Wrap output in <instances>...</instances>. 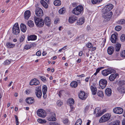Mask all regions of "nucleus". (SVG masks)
Segmentation results:
<instances>
[{"label": "nucleus", "instance_id": "obj_1", "mask_svg": "<svg viewBox=\"0 0 125 125\" xmlns=\"http://www.w3.org/2000/svg\"><path fill=\"white\" fill-rule=\"evenodd\" d=\"M83 8L82 6H79L73 9L72 12L75 15H78L83 12Z\"/></svg>", "mask_w": 125, "mask_h": 125}, {"label": "nucleus", "instance_id": "obj_2", "mask_svg": "<svg viewBox=\"0 0 125 125\" xmlns=\"http://www.w3.org/2000/svg\"><path fill=\"white\" fill-rule=\"evenodd\" d=\"M35 22L36 25L40 28L43 27L44 24V22L42 19L39 18L34 17Z\"/></svg>", "mask_w": 125, "mask_h": 125}, {"label": "nucleus", "instance_id": "obj_3", "mask_svg": "<svg viewBox=\"0 0 125 125\" xmlns=\"http://www.w3.org/2000/svg\"><path fill=\"white\" fill-rule=\"evenodd\" d=\"M102 16L103 17L105 21H109V19L113 15V13L111 11L109 12H102Z\"/></svg>", "mask_w": 125, "mask_h": 125}, {"label": "nucleus", "instance_id": "obj_4", "mask_svg": "<svg viewBox=\"0 0 125 125\" xmlns=\"http://www.w3.org/2000/svg\"><path fill=\"white\" fill-rule=\"evenodd\" d=\"M20 31L18 24L16 23L12 27V32L13 34L17 35L20 33Z\"/></svg>", "mask_w": 125, "mask_h": 125}, {"label": "nucleus", "instance_id": "obj_5", "mask_svg": "<svg viewBox=\"0 0 125 125\" xmlns=\"http://www.w3.org/2000/svg\"><path fill=\"white\" fill-rule=\"evenodd\" d=\"M111 115L109 114H106L103 116L100 119L99 122H104L108 121L110 118Z\"/></svg>", "mask_w": 125, "mask_h": 125}, {"label": "nucleus", "instance_id": "obj_6", "mask_svg": "<svg viewBox=\"0 0 125 125\" xmlns=\"http://www.w3.org/2000/svg\"><path fill=\"white\" fill-rule=\"evenodd\" d=\"M113 5L111 4H108L106 5L102 10V12H108L113 8Z\"/></svg>", "mask_w": 125, "mask_h": 125}, {"label": "nucleus", "instance_id": "obj_7", "mask_svg": "<svg viewBox=\"0 0 125 125\" xmlns=\"http://www.w3.org/2000/svg\"><path fill=\"white\" fill-rule=\"evenodd\" d=\"M38 115L41 117L44 118L46 115V113L44 110L42 109H39L37 111Z\"/></svg>", "mask_w": 125, "mask_h": 125}, {"label": "nucleus", "instance_id": "obj_8", "mask_svg": "<svg viewBox=\"0 0 125 125\" xmlns=\"http://www.w3.org/2000/svg\"><path fill=\"white\" fill-rule=\"evenodd\" d=\"M35 93L37 97L38 98H40L42 95L41 88L39 87H36L35 90Z\"/></svg>", "mask_w": 125, "mask_h": 125}, {"label": "nucleus", "instance_id": "obj_9", "mask_svg": "<svg viewBox=\"0 0 125 125\" xmlns=\"http://www.w3.org/2000/svg\"><path fill=\"white\" fill-rule=\"evenodd\" d=\"M107 81L105 79H102L99 81V85L101 88L103 89L106 85Z\"/></svg>", "mask_w": 125, "mask_h": 125}, {"label": "nucleus", "instance_id": "obj_10", "mask_svg": "<svg viewBox=\"0 0 125 125\" xmlns=\"http://www.w3.org/2000/svg\"><path fill=\"white\" fill-rule=\"evenodd\" d=\"M36 15L40 17H41L43 15V12L42 10L39 8H37L35 10Z\"/></svg>", "mask_w": 125, "mask_h": 125}, {"label": "nucleus", "instance_id": "obj_11", "mask_svg": "<svg viewBox=\"0 0 125 125\" xmlns=\"http://www.w3.org/2000/svg\"><path fill=\"white\" fill-rule=\"evenodd\" d=\"M48 120L50 121H55L56 119L55 118V114L54 113H51L50 115L47 117Z\"/></svg>", "mask_w": 125, "mask_h": 125}, {"label": "nucleus", "instance_id": "obj_12", "mask_svg": "<svg viewBox=\"0 0 125 125\" xmlns=\"http://www.w3.org/2000/svg\"><path fill=\"white\" fill-rule=\"evenodd\" d=\"M123 109L120 107H115L113 109L114 112L115 114H121L123 112Z\"/></svg>", "mask_w": 125, "mask_h": 125}, {"label": "nucleus", "instance_id": "obj_13", "mask_svg": "<svg viewBox=\"0 0 125 125\" xmlns=\"http://www.w3.org/2000/svg\"><path fill=\"white\" fill-rule=\"evenodd\" d=\"M118 34L115 33L112 35L111 37V41L113 43L116 42L117 40V35Z\"/></svg>", "mask_w": 125, "mask_h": 125}, {"label": "nucleus", "instance_id": "obj_14", "mask_svg": "<svg viewBox=\"0 0 125 125\" xmlns=\"http://www.w3.org/2000/svg\"><path fill=\"white\" fill-rule=\"evenodd\" d=\"M79 96L80 99L82 100L85 99L87 97V96L86 94L83 91H81L79 95Z\"/></svg>", "mask_w": 125, "mask_h": 125}, {"label": "nucleus", "instance_id": "obj_15", "mask_svg": "<svg viewBox=\"0 0 125 125\" xmlns=\"http://www.w3.org/2000/svg\"><path fill=\"white\" fill-rule=\"evenodd\" d=\"M39 81L36 79L34 78L30 82V85H37L39 84Z\"/></svg>", "mask_w": 125, "mask_h": 125}, {"label": "nucleus", "instance_id": "obj_16", "mask_svg": "<svg viewBox=\"0 0 125 125\" xmlns=\"http://www.w3.org/2000/svg\"><path fill=\"white\" fill-rule=\"evenodd\" d=\"M44 21L45 24L48 27H50L51 23L50 18L48 17H46Z\"/></svg>", "mask_w": 125, "mask_h": 125}, {"label": "nucleus", "instance_id": "obj_17", "mask_svg": "<svg viewBox=\"0 0 125 125\" xmlns=\"http://www.w3.org/2000/svg\"><path fill=\"white\" fill-rule=\"evenodd\" d=\"M77 19V18L74 15H71L69 17V22L70 23H74Z\"/></svg>", "mask_w": 125, "mask_h": 125}, {"label": "nucleus", "instance_id": "obj_18", "mask_svg": "<svg viewBox=\"0 0 125 125\" xmlns=\"http://www.w3.org/2000/svg\"><path fill=\"white\" fill-rule=\"evenodd\" d=\"M31 15V11L29 10H27L24 13V16L25 19L28 20Z\"/></svg>", "mask_w": 125, "mask_h": 125}, {"label": "nucleus", "instance_id": "obj_19", "mask_svg": "<svg viewBox=\"0 0 125 125\" xmlns=\"http://www.w3.org/2000/svg\"><path fill=\"white\" fill-rule=\"evenodd\" d=\"M26 102L28 104H31L34 102V98L32 97L27 98L26 100Z\"/></svg>", "mask_w": 125, "mask_h": 125}, {"label": "nucleus", "instance_id": "obj_20", "mask_svg": "<svg viewBox=\"0 0 125 125\" xmlns=\"http://www.w3.org/2000/svg\"><path fill=\"white\" fill-rule=\"evenodd\" d=\"M84 17H81L77 21L76 24L78 25H82L84 23Z\"/></svg>", "mask_w": 125, "mask_h": 125}, {"label": "nucleus", "instance_id": "obj_21", "mask_svg": "<svg viewBox=\"0 0 125 125\" xmlns=\"http://www.w3.org/2000/svg\"><path fill=\"white\" fill-rule=\"evenodd\" d=\"M37 36L35 35H32L28 36V40L34 41L36 40L37 39Z\"/></svg>", "mask_w": 125, "mask_h": 125}, {"label": "nucleus", "instance_id": "obj_22", "mask_svg": "<svg viewBox=\"0 0 125 125\" xmlns=\"http://www.w3.org/2000/svg\"><path fill=\"white\" fill-rule=\"evenodd\" d=\"M117 75V74H112L109 77V79L110 81H113L114 80Z\"/></svg>", "mask_w": 125, "mask_h": 125}, {"label": "nucleus", "instance_id": "obj_23", "mask_svg": "<svg viewBox=\"0 0 125 125\" xmlns=\"http://www.w3.org/2000/svg\"><path fill=\"white\" fill-rule=\"evenodd\" d=\"M105 94L108 96H110L112 93L111 89L109 88H107L105 90Z\"/></svg>", "mask_w": 125, "mask_h": 125}, {"label": "nucleus", "instance_id": "obj_24", "mask_svg": "<svg viewBox=\"0 0 125 125\" xmlns=\"http://www.w3.org/2000/svg\"><path fill=\"white\" fill-rule=\"evenodd\" d=\"M114 48L112 46L109 47L107 49V52L109 55H111L114 52Z\"/></svg>", "mask_w": 125, "mask_h": 125}, {"label": "nucleus", "instance_id": "obj_25", "mask_svg": "<svg viewBox=\"0 0 125 125\" xmlns=\"http://www.w3.org/2000/svg\"><path fill=\"white\" fill-rule=\"evenodd\" d=\"M20 27L21 31L23 32H25L27 30V27L26 25L23 23H21Z\"/></svg>", "mask_w": 125, "mask_h": 125}, {"label": "nucleus", "instance_id": "obj_26", "mask_svg": "<svg viewBox=\"0 0 125 125\" xmlns=\"http://www.w3.org/2000/svg\"><path fill=\"white\" fill-rule=\"evenodd\" d=\"M117 91L120 93L123 94L125 93V88L123 87H118L117 88Z\"/></svg>", "mask_w": 125, "mask_h": 125}, {"label": "nucleus", "instance_id": "obj_27", "mask_svg": "<svg viewBox=\"0 0 125 125\" xmlns=\"http://www.w3.org/2000/svg\"><path fill=\"white\" fill-rule=\"evenodd\" d=\"M90 88L92 94L94 95L96 94L97 91V89L96 87L92 86V87H90Z\"/></svg>", "mask_w": 125, "mask_h": 125}, {"label": "nucleus", "instance_id": "obj_28", "mask_svg": "<svg viewBox=\"0 0 125 125\" xmlns=\"http://www.w3.org/2000/svg\"><path fill=\"white\" fill-rule=\"evenodd\" d=\"M120 121L119 120H116L115 122H112L109 123L108 125H119Z\"/></svg>", "mask_w": 125, "mask_h": 125}, {"label": "nucleus", "instance_id": "obj_29", "mask_svg": "<svg viewBox=\"0 0 125 125\" xmlns=\"http://www.w3.org/2000/svg\"><path fill=\"white\" fill-rule=\"evenodd\" d=\"M6 45L8 48H13L15 46V44H13L10 42H7L6 44Z\"/></svg>", "mask_w": 125, "mask_h": 125}, {"label": "nucleus", "instance_id": "obj_30", "mask_svg": "<svg viewBox=\"0 0 125 125\" xmlns=\"http://www.w3.org/2000/svg\"><path fill=\"white\" fill-rule=\"evenodd\" d=\"M54 4L56 6H59L61 5V2L60 0H56L54 2Z\"/></svg>", "mask_w": 125, "mask_h": 125}, {"label": "nucleus", "instance_id": "obj_31", "mask_svg": "<svg viewBox=\"0 0 125 125\" xmlns=\"http://www.w3.org/2000/svg\"><path fill=\"white\" fill-rule=\"evenodd\" d=\"M71 86L73 88H75L78 85L77 82L75 81L72 82L70 84Z\"/></svg>", "mask_w": 125, "mask_h": 125}, {"label": "nucleus", "instance_id": "obj_32", "mask_svg": "<svg viewBox=\"0 0 125 125\" xmlns=\"http://www.w3.org/2000/svg\"><path fill=\"white\" fill-rule=\"evenodd\" d=\"M41 3L45 8H48V5L44 0H41Z\"/></svg>", "mask_w": 125, "mask_h": 125}, {"label": "nucleus", "instance_id": "obj_33", "mask_svg": "<svg viewBox=\"0 0 125 125\" xmlns=\"http://www.w3.org/2000/svg\"><path fill=\"white\" fill-rule=\"evenodd\" d=\"M27 24L28 26L30 28L33 27L34 24L33 21L31 20H30L28 21Z\"/></svg>", "mask_w": 125, "mask_h": 125}, {"label": "nucleus", "instance_id": "obj_34", "mask_svg": "<svg viewBox=\"0 0 125 125\" xmlns=\"http://www.w3.org/2000/svg\"><path fill=\"white\" fill-rule=\"evenodd\" d=\"M102 74L104 76H106L109 74L106 69L103 70L102 71Z\"/></svg>", "mask_w": 125, "mask_h": 125}, {"label": "nucleus", "instance_id": "obj_35", "mask_svg": "<svg viewBox=\"0 0 125 125\" xmlns=\"http://www.w3.org/2000/svg\"><path fill=\"white\" fill-rule=\"evenodd\" d=\"M121 45L120 44H117L115 47V50L116 51L118 52L120 50Z\"/></svg>", "mask_w": 125, "mask_h": 125}, {"label": "nucleus", "instance_id": "obj_36", "mask_svg": "<svg viewBox=\"0 0 125 125\" xmlns=\"http://www.w3.org/2000/svg\"><path fill=\"white\" fill-rule=\"evenodd\" d=\"M118 84L119 87H123V86L125 84V81H120L119 82Z\"/></svg>", "mask_w": 125, "mask_h": 125}, {"label": "nucleus", "instance_id": "obj_37", "mask_svg": "<svg viewBox=\"0 0 125 125\" xmlns=\"http://www.w3.org/2000/svg\"><path fill=\"white\" fill-rule=\"evenodd\" d=\"M106 69L109 74H111L112 73H114L115 71L114 69L112 68H109Z\"/></svg>", "mask_w": 125, "mask_h": 125}, {"label": "nucleus", "instance_id": "obj_38", "mask_svg": "<svg viewBox=\"0 0 125 125\" xmlns=\"http://www.w3.org/2000/svg\"><path fill=\"white\" fill-rule=\"evenodd\" d=\"M43 93H46L47 91V87L46 85H43L42 87Z\"/></svg>", "mask_w": 125, "mask_h": 125}, {"label": "nucleus", "instance_id": "obj_39", "mask_svg": "<svg viewBox=\"0 0 125 125\" xmlns=\"http://www.w3.org/2000/svg\"><path fill=\"white\" fill-rule=\"evenodd\" d=\"M69 105H73L74 104V100L72 98H70L69 100Z\"/></svg>", "mask_w": 125, "mask_h": 125}, {"label": "nucleus", "instance_id": "obj_40", "mask_svg": "<svg viewBox=\"0 0 125 125\" xmlns=\"http://www.w3.org/2000/svg\"><path fill=\"white\" fill-rule=\"evenodd\" d=\"M63 122L66 125H69L70 123V122L69 120L67 118L64 119L63 121Z\"/></svg>", "mask_w": 125, "mask_h": 125}, {"label": "nucleus", "instance_id": "obj_41", "mask_svg": "<svg viewBox=\"0 0 125 125\" xmlns=\"http://www.w3.org/2000/svg\"><path fill=\"white\" fill-rule=\"evenodd\" d=\"M102 0H91V2L93 4H95L97 3H99Z\"/></svg>", "mask_w": 125, "mask_h": 125}, {"label": "nucleus", "instance_id": "obj_42", "mask_svg": "<svg viewBox=\"0 0 125 125\" xmlns=\"http://www.w3.org/2000/svg\"><path fill=\"white\" fill-rule=\"evenodd\" d=\"M65 9L64 8H62L59 10V13L60 14H62L65 12Z\"/></svg>", "mask_w": 125, "mask_h": 125}, {"label": "nucleus", "instance_id": "obj_43", "mask_svg": "<svg viewBox=\"0 0 125 125\" xmlns=\"http://www.w3.org/2000/svg\"><path fill=\"white\" fill-rule=\"evenodd\" d=\"M82 121L80 119H78L76 122L75 125H81L82 124Z\"/></svg>", "mask_w": 125, "mask_h": 125}, {"label": "nucleus", "instance_id": "obj_44", "mask_svg": "<svg viewBox=\"0 0 125 125\" xmlns=\"http://www.w3.org/2000/svg\"><path fill=\"white\" fill-rule=\"evenodd\" d=\"M11 62V60L10 61L8 60H5L4 62L3 63V64L4 65H7L9 64Z\"/></svg>", "mask_w": 125, "mask_h": 125}, {"label": "nucleus", "instance_id": "obj_45", "mask_svg": "<svg viewBox=\"0 0 125 125\" xmlns=\"http://www.w3.org/2000/svg\"><path fill=\"white\" fill-rule=\"evenodd\" d=\"M38 122L41 124H44L46 123V121L45 120H42L41 119H38Z\"/></svg>", "mask_w": 125, "mask_h": 125}, {"label": "nucleus", "instance_id": "obj_46", "mask_svg": "<svg viewBox=\"0 0 125 125\" xmlns=\"http://www.w3.org/2000/svg\"><path fill=\"white\" fill-rule=\"evenodd\" d=\"M118 24H124L125 23V20L124 19H122L119 20L118 22Z\"/></svg>", "mask_w": 125, "mask_h": 125}, {"label": "nucleus", "instance_id": "obj_47", "mask_svg": "<svg viewBox=\"0 0 125 125\" xmlns=\"http://www.w3.org/2000/svg\"><path fill=\"white\" fill-rule=\"evenodd\" d=\"M100 107H98L96 108H95L94 113V114H95L96 113H99V112L100 111Z\"/></svg>", "mask_w": 125, "mask_h": 125}, {"label": "nucleus", "instance_id": "obj_48", "mask_svg": "<svg viewBox=\"0 0 125 125\" xmlns=\"http://www.w3.org/2000/svg\"><path fill=\"white\" fill-rule=\"evenodd\" d=\"M120 40L122 42H124L125 40V35L124 34H122L120 37Z\"/></svg>", "mask_w": 125, "mask_h": 125}, {"label": "nucleus", "instance_id": "obj_49", "mask_svg": "<svg viewBox=\"0 0 125 125\" xmlns=\"http://www.w3.org/2000/svg\"><path fill=\"white\" fill-rule=\"evenodd\" d=\"M25 38L24 35H22L20 37L19 40L20 42H22L24 40Z\"/></svg>", "mask_w": 125, "mask_h": 125}, {"label": "nucleus", "instance_id": "obj_50", "mask_svg": "<svg viewBox=\"0 0 125 125\" xmlns=\"http://www.w3.org/2000/svg\"><path fill=\"white\" fill-rule=\"evenodd\" d=\"M31 47V45H26L24 47V48L26 50H28Z\"/></svg>", "mask_w": 125, "mask_h": 125}, {"label": "nucleus", "instance_id": "obj_51", "mask_svg": "<svg viewBox=\"0 0 125 125\" xmlns=\"http://www.w3.org/2000/svg\"><path fill=\"white\" fill-rule=\"evenodd\" d=\"M97 94L98 96L100 97H102L103 96V92L101 91H99L98 92Z\"/></svg>", "mask_w": 125, "mask_h": 125}, {"label": "nucleus", "instance_id": "obj_52", "mask_svg": "<svg viewBox=\"0 0 125 125\" xmlns=\"http://www.w3.org/2000/svg\"><path fill=\"white\" fill-rule=\"evenodd\" d=\"M41 79L42 81L44 83H45L47 81L45 77L44 76H40Z\"/></svg>", "mask_w": 125, "mask_h": 125}, {"label": "nucleus", "instance_id": "obj_53", "mask_svg": "<svg viewBox=\"0 0 125 125\" xmlns=\"http://www.w3.org/2000/svg\"><path fill=\"white\" fill-rule=\"evenodd\" d=\"M86 46L89 48H91L93 46L92 44L90 42H88L86 44Z\"/></svg>", "mask_w": 125, "mask_h": 125}, {"label": "nucleus", "instance_id": "obj_54", "mask_svg": "<svg viewBox=\"0 0 125 125\" xmlns=\"http://www.w3.org/2000/svg\"><path fill=\"white\" fill-rule=\"evenodd\" d=\"M121 56L122 57H125V50L122 51L121 52Z\"/></svg>", "mask_w": 125, "mask_h": 125}, {"label": "nucleus", "instance_id": "obj_55", "mask_svg": "<svg viewBox=\"0 0 125 125\" xmlns=\"http://www.w3.org/2000/svg\"><path fill=\"white\" fill-rule=\"evenodd\" d=\"M63 104V102L62 101L58 100L57 102V105L59 106H61Z\"/></svg>", "mask_w": 125, "mask_h": 125}, {"label": "nucleus", "instance_id": "obj_56", "mask_svg": "<svg viewBox=\"0 0 125 125\" xmlns=\"http://www.w3.org/2000/svg\"><path fill=\"white\" fill-rule=\"evenodd\" d=\"M16 119V123L17 125H18L19 124L18 119L17 116L15 115H14Z\"/></svg>", "mask_w": 125, "mask_h": 125}, {"label": "nucleus", "instance_id": "obj_57", "mask_svg": "<svg viewBox=\"0 0 125 125\" xmlns=\"http://www.w3.org/2000/svg\"><path fill=\"white\" fill-rule=\"evenodd\" d=\"M121 28V27L120 26H117L115 27V29L116 31H119L120 30Z\"/></svg>", "mask_w": 125, "mask_h": 125}, {"label": "nucleus", "instance_id": "obj_58", "mask_svg": "<svg viewBox=\"0 0 125 125\" xmlns=\"http://www.w3.org/2000/svg\"><path fill=\"white\" fill-rule=\"evenodd\" d=\"M104 68V67H100L98 68L96 70V73H98L101 70Z\"/></svg>", "mask_w": 125, "mask_h": 125}, {"label": "nucleus", "instance_id": "obj_59", "mask_svg": "<svg viewBox=\"0 0 125 125\" xmlns=\"http://www.w3.org/2000/svg\"><path fill=\"white\" fill-rule=\"evenodd\" d=\"M104 114V112L100 111L99 113H97L96 115L97 116H99L102 115Z\"/></svg>", "mask_w": 125, "mask_h": 125}, {"label": "nucleus", "instance_id": "obj_60", "mask_svg": "<svg viewBox=\"0 0 125 125\" xmlns=\"http://www.w3.org/2000/svg\"><path fill=\"white\" fill-rule=\"evenodd\" d=\"M89 106H87L85 107L84 111L85 112H86L88 110H89Z\"/></svg>", "mask_w": 125, "mask_h": 125}, {"label": "nucleus", "instance_id": "obj_61", "mask_svg": "<svg viewBox=\"0 0 125 125\" xmlns=\"http://www.w3.org/2000/svg\"><path fill=\"white\" fill-rule=\"evenodd\" d=\"M31 92V90H26L25 93L27 94H30V93Z\"/></svg>", "mask_w": 125, "mask_h": 125}, {"label": "nucleus", "instance_id": "obj_62", "mask_svg": "<svg viewBox=\"0 0 125 125\" xmlns=\"http://www.w3.org/2000/svg\"><path fill=\"white\" fill-rule=\"evenodd\" d=\"M36 55L38 56H40L41 55V52L40 51H37L36 53Z\"/></svg>", "mask_w": 125, "mask_h": 125}, {"label": "nucleus", "instance_id": "obj_63", "mask_svg": "<svg viewBox=\"0 0 125 125\" xmlns=\"http://www.w3.org/2000/svg\"><path fill=\"white\" fill-rule=\"evenodd\" d=\"M43 97L44 99H46L47 97L46 93H43Z\"/></svg>", "mask_w": 125, "mask_h": 125}, {"label": "nucleus", "instance_id": "obj_64", "mask_svg": "<svg viewBox=\"0 0 125 125\" xmlns=\"http://www.w3.org/2000/svg\"><path fill=\"white\" fill-rule=\"evenodd\" d=\"M59 21V20L58 18H56L55 19L54 21V23L55 24H56Z\"/></svg>", "mask_w": 125, "mask_h": 125}]
</instances>
